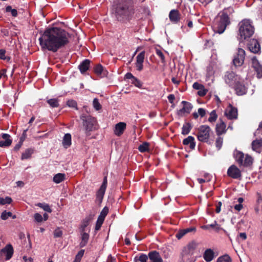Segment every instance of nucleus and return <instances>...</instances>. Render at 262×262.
<instances>
[{
	"label": "nucleus",
	"mask_w": 262,
	"mask_h": 262,
	"mask_svg": "<svg viewBox=\"0 0 262 262\" xmlns=\"http://www.w3.org/2000/svg\"><path fill=\"white\" fill-rule=\"evenodd\" d=\"M203 86H204L203 85L199 84L198 82H194L193 84V88L194 89L198 90H200L202 88H203Z\"/></svg>",
	"instance_id": "58"
},
{
	"label": "nucleus",
	"mask_w": 262,
	"mask_h": 262,
	"mask_svg": "<svg viewBox=\"0 0 262 262\" xmlns=\"http://www.w3.org/2000/svg\"><path fill=\"white\" fill-rule=\"evenodd\" d=\"M217 118V115L216 113V111L215 110H213L210 113V116L208 118V121L209 122L212 123L215 122Z\"/></svg>",
	"instance_id": "38"
},
{
	"label": "nucleus",
	"mask_w": 262,
	"mask_h": 262,
	"mask_svg": "<svg viewBox=\"0 0 262 262\" xmlns=\"http://www.w3.org/2000/svg\"><path fill=\"white\" fill-rule=\"evenodd\" d=\"M223 144V139L221 137H218L215 142V144L216 147L220 149L222 145Z\"/></svg>",
	"instance_id": "51"
},
{
	"label": "nucleus",
	"mask_w": 262,
	"mask_h": 262,
	"mask_svg": "<svg viewBox=\"0 0 262 262\" xmlns=\"http://www.w3.org/2000/svg\"><path fill=\"white\" fill-rule=\"evenodd\" d=\"M66 174L63 173H58L54 175L53 178V182L56 184H59L66 179Z\"/></svg>",
	"instance_id": "29"
},
{
	"label": "nucleus",
	"mask_w": 262,
	"mask_h": 262,
	"mask_svg": "<svg viewBox=\"0 0 262 262\" xmlns=\"http://www.w3.org/2000/svg\"><path fill=\"white\" fill-rule=\"evenodd\" d=\"M34 217L35 221H36L37 222H38V223L41 222L43 220V218H42L41 215H40L38 213H35L34 215Z\"/></svg>",
	"instance_id": "54"
},
{
	"label": "nucleus",
	"mask_w": 262,
	"mask_h": 262,
	"mask_svg": "<svg viewBox=\"0 0 262 262\" xmlns=\"http://www.w3.org/2000/svg\"><path fill=\"white\" fill-rule=\"evenodd\" d=\"M6 11L7 12H11V15L14 17H16L17 15V10L15 9H12L10 6H8L6 8Z\"/></svg>",
	"instance_id": "43"
},
{
	"label": "nucleus",
	"mask_w": 262,
	"mask_h": 262,
	"mask_svg": "<svg viewBox=\"0 0 262 262\" xmlns=\"http://www.w3.org/2000/svg\"><path fill=\"white\" fill-rule=\"evenodd\" d=\"M104 221L103 219L101 217H99L97 219V223L95 226V230H99Z\"/></svg>",
	"instance_id": "46"
},
{
	"label": "nucleus",
	"mask_w": 262,
	"mask_h": 262,
	"mask_svg": "<svg viewBox=\"0 0 262 262\" xmlns=\"http://www.w3.org/2000/svg\"><path fill=\"white\" fill-rule=\"evenodd\" d=\"M262 146V139L254 140L252 143V147L253 150L259 152V150Z\"/></svg>",
	"instance_id": "31"
},
{
	"label": "nucleus",
	"mask_w": 262,
	"mask_h": 262,
	"mask_svg": "<svg viewBox=\"0 0 262 262\" xmlns=\"http://www.w3.org/2000/svg\"><path fill=\"white\" fill-rule=\"evenodd\" d=\"M183 143L185 145H189V147L191 149H194L195 146L194 138L191 136H188L187 138L184 139L183 141Z\"/></svg>",
	"instance_id": "25"
},
{
	"label": "nucleus",
	"mask_w": 262,
	"mask_h": 262,
	"mask_svg": "<svg viewBox=\"0 0 262 262\" xmlns=\"http://www.w3.org/2000/svg\"><path fill=\"white\" fill-rule=\"evenodd\" d=\"M232 10V8L225 9L216 16L214 23V27L216 32L221 34L224 32L227 25L230 24L227 11L229 12Z\"/></svg>",
	"instance_id": "3"
},
{
	"label": "nucleus",
	"mask_w": 262,
	"mask_h": 262,
	"mask_svg": "<svg viewBox=\"0 0 262 262\" xmlns=\"http://www.w3.org/2000/svg\"><path fill=\"white\" fill-rule=\"evenodd\" d=\"M150 262H163L161 256L156 251L150 252L148 254Z\"/></svg>",
	"instance_id": "20"
},
{
	"label": "nucleus",
	"mask_w": 262,
	"mask_h": 262,
	"mask_svg": "<svg viewBox=\"0 0 262 262\" xmlns=\"http://www.w3.org/2000/svg\"><path fill=\"white\" fill-rule=\"evenodd\" d=\"M12 202V199L9 196L5 198H0V205H4L6 204H10Z\"/></svg>",
	"instance_id": "41"
},
{
	"label": "nucleus",
	"mask_w": 262,
	"mask_h": 262,
	"mask_svg": "<svg viewBox=\"0 0 262 262\" xmlns=\"http://www.w3.org/2000/svg\"><path fill=\"white\" fill-rule=\"evenodd\" d=\"M203 257L207 262L211 261L214 257L213 251L211 249H207L204 253Z\"/></svg>",
	"instance_id": "23"
},
{
	"label": "nucleus",
	"mask_w": 262,
	"mask_h": 262,
	"mask_svg": "<svg viewBox=\"0 0 262 262\" xmlns=\"http://www.w3.org/2000/svg\"><path fill=\"white\" fill-rule=\"evenodd\" d=\"M126 124L123 122H119L115 125L114 133L117 136H120L126 128Z\"/></svg>",
	"instance_id": "17"
},
{
	"label": "nucleus",
	"mask_w": 262,
	"mask_h": 262,
	"mask_svg": "<svg viewBox=\"0 0 262 262\" xmlns=\"http://www.w3.org/2000/svg\"><path fill=\"white\" fill-rule=\"evenodd\" d=\"M252 163V157L248 155H246L242 165L244 166H250V165H251Z\"/></svg>",
	"instance_id": "37"
},
{
	"label": "nucleus",
	"mask_w": 262,
	"mask_h": 262,
	"mask_svg": "<svg viewBox=\"0 0 262 262\" xmlns=\"http://www.w3.org/2000/svg\"><path fill=\"white\" fill-rule=\"evenodd\" d=\"M12 143V140L10 139V136L7 134H3L2 139H0V147H7Z\"/></svg>",
	"instance_id": "19"
},
{
	"label": "nucleus",
	"mask_w": 262,
	"mask_h": 262,
	"mask_svg": "<svg viewBox=\"0 0 262 262\" xmlns=\"http://www.w3.org/2000/svg\"><path fill=\"white\" fill-rule=\"evenodd\" d=\"M81 241L80 243L79 246L80 248L84 247L88 243L89 239V235L88 233L85 232V231L82 232L81 233Z\"/></svg>",
	"instance_id": "30"
},
{
	"label": "nucleus",
	"mask_w": 262,
	"mask_h": 262,
	"mask_svg": "<svg viewBox=\"0 0 262 262\" xmlns=\"http://www.w3.org/2000/svg\"><path fill=\"white\" fill-rule=\"evenodd\" d=\"M167 98L170 103H173V101L175 99V97H174V95L170 94L168 96Z\"/></svg>",
	"instance_id": "61"
},
{
	"label": "nucleus",
	"mask_w": 262,
	"mask_h": 262,
	"mask_svg": "<svg viewBox=\"0 0 262 262\" xmlns=\"http://www.w3.org/2000/svg\"><path fill=\"white\" fill-rule=\"evenodd\" d=\"M115 13L118 20H129L134 13V10L133 7L128 3H120L117 5Z\"/></svg>",
	"instance_id": "2"
},
{
	"label": "nucleus",
	"mask_w": 262,
	"mask_h": 262,
	"mask_svg": "<svg viewBox=\"0 0 262 262\" xmlns=\"http://www.w3.org/2000/svg\"><path fill=\"white\" fill-rule=\"evenodd\" d=\"M62 231L60 230V228H57L55 230L54 232V237H60L62 236Z\"/></svg>",
	"instance_id": "52"
},
{
	"label": "nucleus",
	"mask_w": 262,
	"mask_h": 262,
	"mask_svg": "<svg viewBox=\"0 0 262 262\" xmlns=\"http://www.w3.org/2000/svg\"><path fill=\"white\" fill-rule=\"evenodd\" d=\"M224 79L227 84L230 86L233 87L241 79L234 72H227L225 75Z\"/></svg>",
	"instance_id": "9"
},
{
	"label": "nucleus",
	"mask_w": 262,
	"mask_h": 262,
	"mask_svg": "<svg viewBox=\"0 0 262 262\" xmlns=\"http://www.w3.org/2000/svg\"><path fill=\"white\" fill-rule=\"evenodd\" d=\"M47 102L52 107H57L59 106L58 100L56 98L50 99L47 100Z\"/></svg>",
	"instance_id": "36"
},
{
	"label": "nucleus",
	"mask_w": 262,
	"mask_h": 262,
	"mask_svg": "<svg viewBox=\"0 0 262 262\" xmlns=\"http://www.w3.org/2000/svg\"><path fill=\"white\" fill-rule=\"evenodd\" d=\"M183 107L179 111V114L189 113L192 108V105L185 101H183Z\"/></svg>",
	"instance_id": "22"
},
{
	"label": "nucleus",
	"mask_w": 262,
	"mask_h": 262,
	"mask_svg": "<svg viewBox=\"0 0 262 262\" xmlns=\"http://www.w3.org/2000/svg\"><path fill=\"white\" fill-rule=\"evenodd\" d=\"M231 257L228 255H224L220 256L216 260V262H231Z\"/></svg>",
	"instance_id": "35"
},
{
	"label": "nucleus",
	"mask_w": 262,
	"mask_h": 262,
	"mask_svg": "<svg viewBox=\"0 0 262 262\" xmlns=\"http://www.w3.org/2000/svg\"><path fill=\"white\" fill-rule=\"evenodd\" d=\"M103 70V67L100 64H98L95 68V72L97 75H101L102 73Z\"/></svg>",
	"instance_id": "48"
},
{
	"label": "nucleus",
	"mask_w": 262,
	"mask_h": 262,
	"mask_svg": "<svg viewBox=\"0 0 262 262\" xmlns=\"http://www.w3.org/2000/svg\"><path fill=\"white\" fill-rule=\"evenodd\" d=\"M69 34L63 29L58 27L47 29L39 38L42 49L56 52L69 42Z\"/></svg>",
	"instance_id": "1"
},
{
	"label": "nucleus",
	"mask_w": 262,
	"mask_h": 262,
	"mask_svg": "<svg viewBox=\"0 0 262 262\" xmlns=\"http://www.w3.org/2000/svg\"><path fill=\"white\" fill-rule=\"evenodd\" d=\"M169 17L171 22L177 23L180 19V14L178 10L173 9L169 12Z\"/></svg>",
	"instance_id": "21"
},
{
	"label": "nucleus",
	"mask_w": 262,
	"mask_h": 262,
	"mask_svg": "<svg viewBox=\"0 0 262 262\" xmlns=\"http://www.w3.org/2000/svg\"><path fill=\"white\" fill-rule=\"evenodd\" d=\"M1 252L6 255V259H10L13 254V248L11 245H7L3 249L1 250Z\"/></svg>",
	"instance_id": "18"
},
{
	"label": "nucleus",
	"mask_w": 262,
	"mask_h": 262,
	"mask_svg": "<svg viewBox=\"0 0 262 262\" xmlns=\"http://www.w3.org/2000/svg\"><path fill=\"white\" fill-rule=\"evenodd\" d=\"M233 88L237 95H243L247 92V88L241 79L234 85Z\"/></svg>",
	"instance_id": "12"
},
{
	"label": "nucleus",
	"mask_w": 262,
	"mask_h": 262,
	"mask_svg": "<svg viewBox=\"0 0 262 262\" xmlns=\"http://www.w3.org/2000/svg\"><path fill=\"white\" fill-rule=\"evenodd\" d=\"M248 47L249 50L254 53H257L260 49L259 42L256 39H251L248 44Z\"/></svg>",
	"instance_id": "15"
},
{
	"label": "nucleus",
	"mask_w": 262,
	"mask_h": 262,
	"mask_svg": "<svg viewBox=\"0 0 262 262\" xmlns=\"http://www.w3.org/2000/svg\"><path fill=\"white\" fill-rule=\"evenodd\" d=\"M196 134L198 140L202 142L207 143L213 133L211 128L207 125H202L198 129Z\"/></svg>",
	"instance_id": "6"
},
{
	"label": "nucleus",
	"mask_w": 262,
	"mask_h": 262,
	"mask_svg": "<svg viewBox=\"0 0 262 262\" xmlns=\"http://www.w3.org/2000/svg\"><path fill=\"white\" fill-rule=\"evenodd\" d=\"M138 149L140 152H144L149 150V144L147 142H144L140 145Z\"/></svg>",
	"instance_id": "40"
},
{
	"label": "nucleus",
	"mask_w": 262,
	"mask_h": 262,
	"mask_svg": "<svg viewBox=\"0 0 262 262\" xmlns=\"http://www.w3.org/2000/svg\"><path fill=\"white\" fill-rule=\"evenodd\" d=\"M34 150L32 148H28L22 154L21 159L25 160L29 159L33 154Z\"/></svg>",
	"instance_id": "33"
},
{
	"label": "nucleus",
	"mask_w": 262,
	"mask_h": 262,
	"mask_svg": "<svg viewBox=\"0 0 262 262\" xmlns=\"http://www.w3.org/2000/svg\"><path fill=\"white\" fill-rule=\"evenodd\" d=\"M12 213L11 212L3 211L1 214V219L3 220H7L9 217L11 216Z\"/></svg>",
	"instance_id": "45"
},
{
	"label": "nucleus",
	"mask_w": 262,
	"mask_h": 262,
	"mask_svg": "<svg viewBox=\"0 0 262 262\" xmlns=\"http://www.w3.org/2000/svg\"><path fill=\"white\" fill-rule=\"evenodd\" d=\"M260 133L262 134V122L259 124V127L256 131L255 134L257 135Z\"/></svg>",
	"instance_id": "64"
},
{
	"label": "nucleus",
	"mask_w": 262,
	"mask_h": 262,
	"mask_svg": "<svg viewBox=\"0 0 262 262\" xmlns=\"http://www.w3.org/2000/svg\"><path fill=\"white\" fill-rule=\"evenodd\" d=\"M239 25V40L241 41L250 37L253 34L254 28L249 20H243Z\"/></svg>",
	"instance_id": "4"
},
{
	"label": "nucleus",
	"mask_w": 262,
	"mask_h": 262,
	"mask_svg": "<svg viewBox=\"0 0 262 262\" xmlns=\"http://www.w3.org/2000/svg\"><path fill=\"white\" fill-rule=\"evenodd\" d=\"M90 62V60L85 59L79 65L78 68L81 73H84L89 69Z\"/></svg>",
	"instance_id": "26"
},
{
	"label": "nucleus",
	"mask_w": 262,
	"mask_h": 262,
	"mask_svg": "<svg viewBox=\"0 0 262 262\" xmlns=\"http://www.w3.org/2000/svg\"><path fill=\"white\" fill-rule=\"evenodd\" d=\"M198 112L201 117H203L206 114V110L203 108H199Z\"/></svg>",
	"instance_id": "57"
},
{
	"label": "nucleus",
	"mask_w": 262,
	"mask_h": 262,
	"mask_svg": "<svg viewBox=\"0 0 262 262\" xmlns=\"http://www.w3.org/2000/svg\"><path fill=\"white\" fill-rule=\"evenodd\" d=\"M228 175L233 179H238L241 177L240 170L235 165H231L227 170Z\"/></svg>",
	"instance_id": "11"
},
{
	"label": "nucleus",
	"mask_w": 262,
	"mask_h": 262,
	"mask_svg": "<svg viewBox=\"0 0 262 262\" xmlns=\"http://www.w3.org/2000/svg\"><path fill=\"white\" fill-rule=\"evenodd\" d=\"M67 105L68 106L70 107L76 108V109H77V103L74 100H68L67 102Z\"/></svg>",
	"instance_id": "47"
},
{
	"label": "nucleus",
	"mask_w": 262,
	"mask_h": 262,
	"mask_svg": "<svg viewBox=\"0 0 262 262\" xmlns=\"http://www.w3.org/2000/svg\"><path fill=\"white\" fill-rule=\"evenodd\" d=\"M191 125L189 123H185L182 127V134L183 135H187L190 131Z\"/></svg>",
	"instance_id": "34"
},
{
	"label": "nucleus",
	"mask_w": 262,
	"mask_h": 262,
	"mask_svg": "<svg viewBox=\"0 0 262 262\" xmlns=\"http://www.w3.org/2000/svg\"><path fill=\"white\" fill-rule=\"evenodd\" d=\"M93 105L94 108L96 111H99L100 109H101V108H102L101 105L99 103V100L97 98H95L93 100Z\"/></svg>",
	"instance_id": "42"
},
{
	"label": "nucleus",
	"mask_w": 262,
	"mask_h": 262,
	"mask_svg": "<svg viewBox=\"0 0 262 262\" xmlns=\"http://www.w3.org/2000/svg\"><path fill=\"white\" fill-rule=\"evenodd\" d=\"M80 119L82 121V124L85 128L86 132L92 130L93 126L96 123V120L94 117L90 115L82 114Z\"/></svg>",
	"instance_id": "7"
},
{
	"label": "nucleus",
	"mask_w": 262,
	"mask_h": 262,
	"mask_svg": "<svg viewBox=\"0 0 262 262\" xmlns=\"http://www.w3.org/2000/svg\"><path fill=\"white\" fill-rule=\"evenodd\" d=\"M186 233L184 231V230H182L180 231H179L176 235V237L178 238V239H180L181 238H182L184 235H185Z\"/></svg>",
	"instance_id": "59"
},
{
	"label": "nucleus",
	"mask_w": 262,
	"mask_h": 262,
	"mask_svg": "<svg viewBox=\"0 0 262 262\" xmlns=\"http://www.w3.org/2000/svg\"><path fill=\"white\" fill-rule=\"evenodd\" d=\"M37 206L42 208L45 211L48 212L50 213L52 212V209L47 204L39 203L37 204Z\"/></svg>",
	"instance_id": "39"
},
{
	"label": "nucleus",
	"mask_w": 262,
	"mask_h": 262,
	"mask_svg": "<svg viewBox=\"0 0 262 262\" xmlns=\"http://www.w3.org/2000/svg\"><path fill=\"white\" fill-rule=\"evenodd\" d=\"M145 57V52L142 51L136 57V61L135 63L137 70L139 71L142 70L143 68V63L144 62Z\"/></svg>",
	"instance_id": "16"
},
{
	"label": "nucleus",
	"mask_w": 262,
	"mask_h": 262,
	"mask_svg": "<svg viewBox=\"0 0 262 262\" xmlns=\"http://www.w3.org/2000/svg\"><path fill=\"white\" fill-rule=\"evenodd\" d=\"M156 54L160 58L162 62L164 63L165 62V56L162 52L159 49H157Z\"/></svg>",
	"instance_id": "49"
},
{
	"label": "nucleus",
	"mask_w": 262,
	"mask_h": 262,
	"mask_svg": "<svg viewBox=\"0 0 262 262\" xmlns=\"http://www.w3.org/2000/svg\"><path fill=\"white\" fill-rule=\"evenodd\" d=\"M131 83L137 88H141L142 86V83L137 78H133Z\"/></svg>",
	"instance_id": "44"
},
{
	"label": "nucleus",
	"mask_w": 262,
	"mask_h": 262,
	"mask_svg": "<svg viewBox=\"0 0 262 262\" xmlns=\"http://www.w3.org/2000/svg\"><path fill=\"white\" fill-rule=\"evenodd\" d=\"M207 92V90L204 89V87L203 86V88H202L200 89L198 92V95L200 96H205Z\"/></svg>",
	"instance_id": "56"
},
{
	"label": "nucleus",
	"mask_w": 262,
	"mask_h": 262,
	"mask_svg": "<svg viewBox=\"0 0 262 262\" xmlns=\"http://www.w3.org/2000/svg\"><path fill=\"white\" fill-rule=\"evenodd\" d=\"M226 124L222 121L220 123H217L215 128L217 135H221L225 133L226 131Z\"/></svg>",
	"instance_id": "24"
},
{
	"label": "nucleus",
	"mask_w": 262,
	"mask_h": 262,
	"mask_svg": "<svg viewBox=\"0 0 262 262\" xmlns=\"http://www.w3.org/2000/svg\"><path fill=\"white\" fill-rule=\"evenodd\" d=\"M5 53H6L5 50H4L3 49L0 50V58L1 59H6Z\"/></svg>",
	"instance_id": "62"
},
{
	"label": "nucleus",
	"mask_w": 262,
	"mask_h": 262,
	"mask_svg": "<svg viewBox=\"0 0 262 262\" xmlns=\"http://www.w3.org/2000/svg\"><path fill=\"white\" fill-rule=\"evenodd\" d=\"M108 209L107 207H104L103 210L101 211L100 213V215L99 216V217H101L104 220L105 217L107 215L108 213Z\"/></svg>",
	"instance_id": "50"
},
{
	"label": "nucleus",
	"mask_w": 262,
	"mask_h": 262,
	"mask_svg": "<svg viewBox=\"0 0 262 262\" xmlns=\"http://www.w3.org/2000/svg\"><path fill=\"white\" fill-rule=\"evenodd\" d=\"M225 115L229 119H236L237 117V110L231 104L227 108L225 111Z\"/></svg>",
	"instance_id": "13"
},
{
	"label": "nucleus",
	"mask_w": 262,
	"mask_h": 262,
	"mask_svg": "<svg viewBox=\"0 0 262 262\" xmlns=\"http://www.w3.org/2000/svg\"><path fill=\"white\" fill-rule=\"evenodd\" d=\"M84 250L82 249L79 251L76 255L75 259L80 261L81 258L83 256Z\"/></svg>",
	"instance_id": "53"
},
{
	"label": "nucleus",
	"mask_w": 262,
	"mask_h": 262,
	"mask_svg": "<svg viewBox=\"0 0 262 262\" xmlns=\"http://www.w3.org/2000/svg\"><path fill=\"white\" fill-rule=\"evenodd\" d=\"M62 145L66 148H68L71 145V135L69 133H67L64 135Z\"/></svg>",
	"instance_id": "28"
},
{
	"label": "nucleus",
	"mask_w": 262,
	"mask_h": 262,
	"mask_svg": "<svg viewBox=\"0 0 262 262\" xmlns=\"http://www.w3.org/2000/svg\"><path fill=\"white\" fill-rule=\"evenodd\" d=\"M92 219V215L86 216L84 219L83 220L81 224V232L85 231V228L89 225V223Z\"/></svg>",
	"instance_id": "32"
},
{
	"label": "nucleus",
	"mask_w": 262,
	"mask_h": 262,
	"mask_svg": "<svg viewBox=\"0 0 262 262\" xmlns=\"http://www.w3.org/2000/svg\"><path fill=\"white\" fill-rule=\"evenodd\" d=\"M197 244L194 242L189 243L183 250L181 262H195L196 258L193 256Z\"/></svg>",
	"instance_id": "5"
},
{
	"label": "nucleus",
	"mask_w": 262,
	"mask_h": 262,
	"mask_svg": "<svg viewBox=\"0 0 262 262\" xmlns=\"http://www.w3.org/2000/svg\"><path fill=\"white\" fill-rule=\"evenodd\" d=\"M239 237L242 241H244L247 238V235H246V233H245V232L240 233L239 234Z\"/></svg>",
	"instance_id": "63"
},
{
	"label": "nucleus",
	"mask_w": 262,
	"mask_h": 262,
	"mask_svg": "<svg viewBox=\"0 0 262 262\" xmlns=\"http://www.w3.org/2000/svg\"><path fill=\"white\" fill-rule=\"evenodd\" d=\"M135 77H134L133 74L130 73H127L125 75V78L126 79H131V81L133 80V78H134Z\"/></svg>",
	"instance_id": "60"
},
{
	"label": "nucleus",
	"mask_w": 262,
	"mask_h": 262,
	"mask_svg": "<svg viewBox=\"0 0 262 262\" xmlns=\"http://www.w3.org/2000/svg\"><path fill=\"white\" fill-rule=\"evenodd\" d=\"M147 259V256L144 254H141L138 259L140 262H146Z\"/></svg>",
	"instance_id": "55"
},
{
	"label": "nucleus",
	"mask_w": 262,
	"mask_h": 262,
	"mask_svg": "<svg viewBox=\"0 0 262 262\" xmlns=\"http://www.w3.org/2000/svg\"><path fill=\"white\" fill-rule=\"evenodd\" d=\"M107 178L105 177L104 178L103 183H102L101 186H100L99 189L97 192V194H96V201L97 202H98L99 204H100L102 201L103 196L104 195V193H105V192L106 190V188L107 187Z\"/></svg>",
	"instance_id": "10"
},
{
	"label": "nucleus",
	"mask_w": 262,
	"mask_h": 262,
	"mask_svg": "<svg viewBox=\"0 0 262 262\" xmlns=\"http://www.w3.org/2000/svg\"><path fill=\"white\" fill-rule=\"evenodd\" d=\"M252 66L257 73L258 78L262 77V66L255 57L252 58Z\"/></svg>",
	"instance_id": "14"
},
{
	"label": "nucleus",
	"mask_w": 262,
	"mask_h": 262,
	"mask_svg": "<svg viewBox=\"0 0 262 262\" xmlns=\"http://www.w3.org/2000/svg\"><path fill=\"white\" fill-rule=\"evenodd\" d=\"M245 58V51L242 48H238L237 52L234 54L233 58V64L235 67L242 66Z\"/></svg>",
	"instance_id": "8"
},
{
	"label": "nucleus",
	"mask_w": 262,
	"mask_h": 262,
	"mask_svg": "<svg viewBox=\"0 0 262 262\" xmlns=\"http://www.w3.org/2000/svg\"><path fill=\"white\" fill-rule=\"evenodd\" d=\"M234 156L237 163L240 165H242L245 157L244 154L242 152L235 150L234 152Z\"/></svg>",
	"instance_id": "27"
}]
</instances>
